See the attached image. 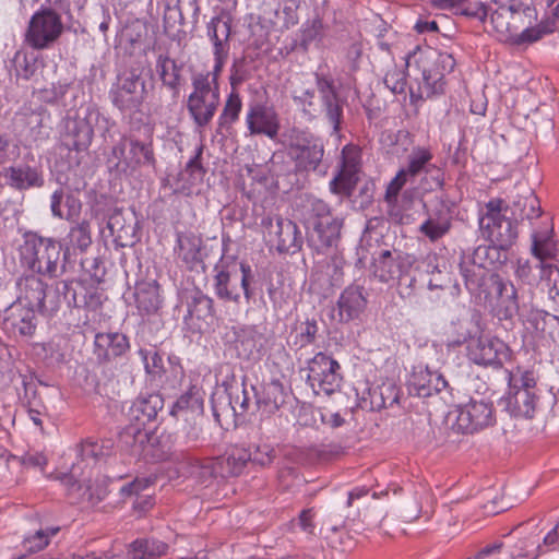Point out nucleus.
I'll list each match as a JSON object with an SVG mask.
<instances>
[{
	"instance_id": "c9c22d12",
	"label": "nucleus",
	"mask_w": 559,
	"mask_h": 559,
	"mask_svg": "<svg viewBox=\"0 0 559 559\" xmlns=\"http://www.w3.org/2000/svg\"><path fill=\"white\" fill-rule=\"evenodd\" d=\"M221 98L209 97H188L187 110L197 129H205L213 120Z\"/></svg>"
},
{
	"instance_id": "de8ad7c7",
	"label": "nucleus",
	"mask_w": 559,
	"mask_h": 559,
	"mask_svg": "<svg viewBox=\"0 0 559 559\" xmlns=\"http://www.w3.org/2000/svg\"><path fill=\"white\" fill-rule=\"evenodd\" d=\"M204 411V393L197 385L190 388L182 393L177 401L173 404L170 409L171 416H177L182 412H190L192 414L202 415Z\"/></svg>"
},
{
	"instance_id": "72a5a7b5",
	"label": "nucleus",
	"mask_w": 559,
	"mask_h": 559,
	"mask_svg": "<svg viewBox=\"0 0 559 559\" xmlns=\"http://www.w3.org/2000/svg\"><path fill=\"white\" fill-rule=\"evenodd\" d=\"M233 16L229 12H222L212 17L207 24V36L214 46L213 53H229Z\"/></svg>"
},
{
	"instance_id": "cd10ccee",
	"label": "nucleus",
	"mask_w": 559,
	"mask_h": 559,
	"mask_svg": "<svg viewBox=\"0 0 559 559\" xmlns=\"http://www.w3.org/2000/svg\"><path fill=\"white\" fill-rule=\"evenodd\" d=\"M204 144H200L194 155L187 162L185 168L180 170L175 178L176 194L190 195L192 189L203 182L207 169L203 165Z\"/></svg>"
},
{
	"instance_id": "79ce46f5",
	"label": "nucleus",
	"mask_w": 559,
	"mask_h": 559,
	"mask_svg": "<svg viewBox=\"0 0 559 559\" xmlns=\"http://www.w3.org/2000/svg\"><path fill=\"white\" fill-rule=\"evenodd\" d=\"M242 109V100L238 92H230L224 103L222 112L217 119L216 134L227 136L231 135L234 124L239 120Z\"/></svg>"
},
{
	"instance_id": "09e8293b",
	"label": "nucleus",
	"mask_w": 559,
	"mask_h": 559,
	"mask_svg": "<svg viewBox=\"0 0 559 559\" xmlns=\"http://www.w3.org/2000/svg\"><path fill=\"white\" fill-rule=\"evenodd\" d=\"M246 380L247 377L245 376L239 385L230 384L226 386V392L229 399V406L236 416H243L251 408H255L254 403H251L253 397L251 388L248 389L246 386Z\"/></svg>"
},
{
	"instance_id": "5701e85b",
	"label": "nucleus",
	"mask_w": 559,
	"mask_h": 559,
	"mask_svg": "<svg viewBox=\"0 0 559 559\" xmlns=\"http://www.w3.org/2000/svg\"><path fill=\"white\" fill-rule=\"evenodd\" d=\"M3 177L5 183L16 191L41 189L45 186L43 166L34 159L4 168Z\"/></svg>"
},
{
	"instance_id": "e2e57ef3",
	"label": "nucleus",
	"mask_w": 559,
	"mask_h": 559,
	"mask_svg": "<svg viewBox=\"0 0 559 559\" xmlns=\"http://www.w3.org/2000/svg\"><path fill=\"white\" fill-rule=\"evenodd\" d=\"M16 80L23 79L28 81L34 76L37 70V61L34 57H28L26 53L17 51L12 60Z\"/></svg>"
},
{
	"instance_id": "f8f14e48",
	"label": "nucleus",
	"mask_w": 559,
	"mask_h": 559,
	"mask_svg": "<svg viewBox=\"0 0 559 559\" xmlns=\"http://www.w3.org/2000/svg\"><path fill=\"white\" fill-rule=\"evenodd\" d=\"M307 382L316 393L331 395L341 390L343 377L337 360L320 352L308 361Z\"/></svg>"
},
{
	"instance_id": "864d4df0",
	"label": "nucleus",
	"mask_w": 559,
	"mask_h": 559,
	"mask_svg": "<svg viewBox=\"0 0 559 559\" xmlns=\"http://www.w3.org/2000/svg\"><path fill=\"white\" fill-rule=\"evenodd\" d=\"M346 99L340 94L333 97H324L322 100V107L325 112L328 121L332 124L333 132L338 133L342 130L344 120V105Z\"/></svg>"
},
{
	"instance_id": "c03bdc74",
	"label": "nucleus",
	"mask_w": 559,
	"mask_h": 559,
	"mask_svg": "<svg viewBox=\"0 0 559 559\" xmlns=\"http://www.w3.org/2000/svg\"><path fill=\"white\" fill-rule=\"evenodd\" d=\"M510 249H501L499 243L480 245L474 249L469 259L474 264L488 270L489 266L493 269L501 267L508 262V251Z\"/></svg>"
},
{
	"instance_id": "774afa93",
	"label": "nucleus",
	"mask_w": 559,
	"mask_h": 559,
	"mask_svg": "<svg viewBox=\"0 0 559 559\" xmlns=\"http://www.w3.org/2000/svg\"><path fill=\"white\" fill-rule=\"evenodd\" d=\"M376 185L372 180H366L358 188V193H353L350 199H347L355 209L366 210L373 202Z\"/></svg>"
},
{
	"instance_id": "423d86ee",
	"label": "nucleus",
	"mask_w": 559,
	"mask_h": 559,
	"mask_svg": "<svg viewBox=\"0 0 559 559\" xmlns=\"http://www.w3.org/2000/svg\"><path fill=\"white\" fill-rule=\"evenodd\" d=\"M50 7L41 5L29 19L24 41L36 50L50 48L62 35L64 25L61 13L70 12V2L49 0Z\"/></svg>"
},
{
	"instance_id": "603ef678",
	"label": "nucleus",
	"mask_w": 559,
	"mask_h": 559,
	"mask_svg": "<svg viewBox=\"0 0 559 559\" xmlns=\"http://www.w3.org/2000/svg\"><path fill=\"white\" fill-rule=\"evenodd\" d=\"M433 372L428 368L414 371L407 382L408 393L418 397L432 395Z\"/></svg>"
},
{
	"instance_id": "b1692460",
	"label": "nucleus",
	"mask_w": 559,
	"mask_h": 559,
	"mask_svg": "<svg viewBox=\"0 0 559 559\" xmlns=\"http://www.w3.org/2000/svg\"><path fill=\"white\" fill-rule=\"evenodd\" d=\"M175 254L189 271L201 267L205 270L204 241L201 235L193 231H177Z\"/></svg>"
},
{
	"instance_id": "f704fd0d",
	"label": "nucleus",
	"mask_w": 559,
	"mask_h": 559,
	"mask_svg": "<svg viewBox=\"0 0 559 559\" xmlns=\"http://www.w3.org/2000/svg\"><path fill=\"white\" fill-rule=\"evenodd\" d=\"M324 38L323 20L317 14L312 20H307L300 27L298 37L293 40L290 51L298 50L307 53L310 46L314 44L319 46Z\"/></svg>"
},
{
	"instance_id": "473e14b6",
	"label": "nucleus",
	"mask_w": 559,
	"mask_h": 559,
	"mask_svg": "<svg viewBox=\"0 0 559 559\" xmlns=\"http://www.w3.org/2000/svg\"><path fill=\"white\" fill-rule=\"evenodd\" d=\"M133 296L141 316L156 314L162 307L159 284L156 281L136 282Z\"/></svg>"
},
{
	"instance_id": "58836bf2",
	"label": "nucleus",
	"mask_w": 559,
	"mask_h": 559,
	"mask_svg": "<svg viewBox=\"0 0 559 559\" xmlns=\"http://www.w3.org/2000/svg\"><path fill=\"white\" fill-rule=\"evenodd\" d=\"M92 245V234L90 222L83 219L76 222L70 227L67 235V245L63 248V263H61V271L67 272V265L70 259V250L79 249L81 252H85Z\"/></svg>"
},
{
	"instance_id": "5fc2aeb1",
	"label": "nucleus",
	"mask_w": 559,
	"mask_h": 559,
	"mask_svg": "<svg viewBox=\"0 0 559 559\" xmlns=\"http://www.w3.org/2000/svg\"><path fill=\"white\" fill-rule=\"evenodd\" d=\"M67 487L68 496L72 502H88L93 499V485L91 481L81 483L72 474H63L61 478Z\"/></svg>"
},
{
	"instance_id": "f03ea898",
	"label": "nucleus",
	"mask_w": 559,
	"mask_h": 559,
	"mask_svg": "<svg viewBox=\"0 0 559 559\" xmlns=\"http://www.w3.org/2000/svg\"><path fill=\"white\" fill-rule=\"evenodd\" d=\"M148 75L152 76V70L144 58L126 59L108 92L111 105L121 114L141 112L148 94Z\"/></svg>"
},
{
	"instance_id": "4c0bfd02",
	"label": "nucleus",
	"mask_w": 559,
	"mask_h": 559,
	"mask_svg": "<svg viewBox=\"0 0 559 559\" xmlns=\"http://www.w3.org/2000/svg\"><path fill=\"white\" fill-rule=\"evenodd\" d=\"M460 273L464 278L466 289L478 297L488 288L489 278L493 272L486 270L483 266L474 264L472 259L468 261L462 260L460 263Z\"/></svg>"
},
{
	"instance_id": "13d9d810",
	"label": "nucleus",
	"mask_w": 559,
	"mask_h": 559,
	"mask_svg": "<svg viewBox=\"0 0 559 559\" xmlns=\"http://www.w3.org/2000/svg\"><path fill=\"white\" fill-rule=\"evenodd\" d=\"M66 292L67 290L62 287L61 281L56 282L51 289L47 288V297L44 298L39 314L47 318L55 317L61 310L59 296L64 297V295H67Z\"/></svg>"
},
{
	"instance_id": "393cba45",
	"label": "nucleus",
	"mask_w": 559,
	"mask_h": 559,
	"mask_svg": "<svg viewBox=\"0 0 559 559\" xmlns=\"http://www.w3.org/2000/svg\"><path fill=\"white\" fill-rule=\"evenodd\" d=\"M185 320L190 321L200 332L212 329L217 321L213 298L195 289L187 299Z\"/></svg>"
},
{
	"instance_id": "f3484780",
	"label": "nucleus",
	"mask_w": 559,
	"mask_h": 559,
	"mask_svg": "<svg viewBox=\"0 0 559 559\" xmlns=\"http://www.w3.org/2000/svg\"><path fill=\"white\" fill-rule=\"evenodd\" d=\"M467 356L476 365L501 368L510 356V348L498 337L480 334L467 345Z\"/></svg>"
},
{
	"instance_id": "f257e3e1",
	"label": "nucleus",
	"mask_w": 559,
	"mask_h": 559,
	"mask_svg": "<svg viewBox=\"0 0 559 559\" xmlns=\"http://www.w3.org/2000/svg\"><path fill=\"white\" fill-rule=\"evenodd\" d=\"M414 60L420 71L417 78V88L409 87V99L412 105H417L433 96L445 93V73H451L456 64L455 59L448 52L439 51L431 47L420 48L417 46L406 57V68Z\"/></svg>"
},
{
	"instance_id": "338daca9",
	"label": "nucleus",
	"mask_w": 559,
	"mask_h": 559,
	"mask_svg": "<svg viewBox=\"0 0 559 559\" xmlns=\"http://www.w3.org/2000/svg\"><path fill=\"white\" fill-rule=\"evenodd\" d=\"M474 328L475 331L471 329V319L460 321L456 324L454 337L448 341V346L455 348L463 344L469 345V343H473L478 332V326L474 325Z\"/></svg>"
},
{
	"instance_id": "c85d7f7f",
	"label": "nucleus",
	"mask_w": 559,
	"mask_h": 559,
	"mask_svg": "<svg viewBox=\"0 0 559 559\" xmlns=\"http://www.w3.org/2000/svg\"><path fill=\"white\" fill-rule=\"evenodd\" d=\"M365 287L358 284L347 286L337 300L338 322L348 323L360 317L367 307Z\"/></svg>"
},
{
	"instance_id": "680f3d73",
	"label": "nucleus",
	"mask_w": 559,
	"mask_h": 559,
	"mask_svg": "<svg viewBox=\"0 0 559 559\" xmlns=\"http://www.w3.org/2000/svg\"><path fill=\"white\" fill-rule=\"evenodd\" d=\"M179 8L185 26L188 27V34L193 33L199 23L200 7L198 0H175Z\"/></svg>"
},
{
	"instance_id": "0e129e2a",
	"label": "nucleus",
	"mask_w": 559,
	"mask_h": 559,
	"mask_svg": "<svg viewBox=\"0 0 559 559\" xmlns=\"http://www.w3.org/2000/svg\"><path fill=\"white\" fill-rule=\"evenodd\" d=\"M114 209L118 207L115 206V200L111 195L106 193H95L94 200L91 203V214L93 217L96 219L108 221Z\"/></svg>"
},
{
	"instance_id": "3c124183",
	"label": "nucleus",
	"mask_w": 559,
	"mask_h": 559,
	"mask_svg": "<svg viewBox=\"0 0 559 559\" xmlns=\"http://www.w3.org/2000/svg\"><path fill=\"white\" fill-rule=\"evenodd\" d=\"M526 305H519L518 289L513 287L511 292L504 294V297L496 301L493 306L495 316L500 320H512L515 316L521 318V313L525 311Z\"/></svg>"
},
{
	"instance_id": "7c9ffc66",
	"label": "nucleus",
	"mask_w": 559,
	"mask_h": 559,
	"mask_svg": "<svg viewBox=\"0 0 559 559\" xmlns=\"http://www.w3.org/2000/svg\"><path fill=\"white\" fill-rule=\"evenodd\" d=\"M251 391L254 399V407L263 409L267 415L275 414L286 403L287 392L280 379H273L270 382L263 383L261 390H257L255 386L251 385Z\"/></svg>"
},
{
	"instance_id": "4468645a",
	"label": "nucleus",
	"mask_w": 559,
	"mask_h": 559,
	"mask_svg": "<svg viewBox=\"0 0 559 559\" xmlns=\"http://www.w3.org/2000/svg\"><path fill=\"white\" fill-rule=\"evenodd\" d=\"M414 258L397 249L381 250L377 258H373V274L381 282L388 283L390 280H399L400 294H404L405 274L411 269Z\"/></svg>"
},
{
	"instance_id": "69168bd1",
	"label": "nucleus",
	"mask_w": 559,
	"mask_h": 559,
	"mask_svg": "<svg viewBox=\"0 0 559 559\" xmlns=\"http://www.w3.org/2000/svg\"><path fill=\"white\" fill-rule=\"evenodd\" d=\"M114 443L111 440L103 441L102 443H98L97 441H90L86 440L83 443H81L80 447V455L82 459H94L99 460L100 457H104L106 455H109L112 450Z\"/></svg>"
},
{
	"instance_id": "7ed1b4c3",
	"label": "nucleus",
	"mask_w": 559,
	"mask_h": 559,
	"mask_svg": "<svg viewBox=\"0 0 559 559\" xmlns=\"http://www.w3.org/2000/svg\"><path fill=\"white\" fill-rule=\"evenodd\" d=\"M213 287L216 297L225 302L239 305L241 290L246 302L255 296L253 271L248 263H238L235 258L224 255L214 266Z\"/></svg>"
},
{
	"instance_id": "1a4fd4ad",
	"label": "nucleus",
	"mask_w": 559,
	"mask_h": 559,
	"mask_svg": "<svg viewBox=\"0 0 559 559\" xmlns=\"http://www.w3.org/2000/svg\"><path fill=\"white\" fill-rule=\"evenodd\" d=\"M288 148L289 156L295 163L296 174L310 171L325 174V170L320 169L324 156V144L319 136L294 129L289 136Z\"/></svg>"
},
{
	"instance_id": "9d476101",
	"label": "nucleus",
	"mask_w": 559,
	"mask_h": 559,
	"mask_svg": "<svg viewBox=\"0 0 559 559\" xmlns=\"http://www.w3.org/2000/svg\"><path fill=\"white\" fill-rule=\"evenodd\" d=\"M68 112L63 121L61 144L70 151L84 152L93 140V124L98 120L99 112L91 106L80 107L73 116Z\"/></svg>"
},
{
	"instance_id": "ea45409f",
	"label": "nucleus",
	"mask_w": 559,
	"mask_h": 559,
	"mask_svg": "<svg viewBox=\"0 0 559 559\" xmlns=\"http://www.w3.org/2000/svg\"><path fill=\"white\" fill-rule=\"evenodd\" d=\"M552 229L545 231H534L531 235V253L542 262V267L551 269V264H545L547 260H556L559 254L557 242L552 239Z\"/></svg>"
},
{
	"instance_id": "6ab92c4d",
	"label": "nucleus",
	"mask_w": 559,
	"mask_h": 559,
	"mask_svg": "<svg viewBox=\"0 0 559 559\" xmlns=\"http://www.w3.org/2000/svg\"><path fill=\"white\" fill-rule=\"evenodd\" d=\"M36 313L13 301L0 313V326L9 336L33 337L38 323Z\"/></svg>"
},
{
	"instance_id": "6e6552de",
	"label": "nucleus",
	"mask_w": 559,
	"mask_h": 559,
	"mask_svg": "<svg viewBox=\"0 0 559 559\" xmlns=\"http://www.w3.org/2000/svg\"><path fill=\"white\" fill-rule=\"evenodd\" d=\"M534 371L510 373L509 390L498 400V407L512 417L533 418L538 403Z\"/></svg>"
},
{
	"instance_id": "8fccbe9b",
	"label": "nucleus",
	"mask_w": 559,
	"mask_h": 559,
	"mask_svg": "<svg viewBox=\"0 0 559 559\" xmlns=\"http://www.w3.org/2000/svg\"><path fill=\"white\" fill-rule=\"evenodd\" d=\"M360 182L359 174L337 168L329 183L330 191L344 199H350Z\"/></svg>"
},
{
	"instance_id": "49530a36",
	"label": "nucleus",
	"mask_w": 559,
	"mask_h": 559,
	"mask_svg": "<svg viewBox=\"0 0 559 559\" xmlns=\"http://www.w3.org/2000/svg\"><path fill=\"white\" fill-rule=\"evenodd\" d=\"M179 8L176 7V1L165 0L164 33L169 39L181 41L187 37L188 27L185 26Z\"/></svg>"
},
{
	"instance_id": "a211bd4d",
	"label": "nucleus",
	"mask_w": 559,
	"mask_h": 559,
	"mask_svg": "<svg viewBox=\"0 0 559 559\" xmlns=\"http://www.w3.org/2000/svg\"><path fill=\"white\" fill-rule=\"evenodd\" d=\"M427 218L419 226V231L430 241H437L449 233L452 226V211L445 193L436 195L433 206L423 203Z\"/></svg>"
},
{
	"instance_id": "052dcab7",
	"label": "nucleus",
	"mask_w": 559,
	"mask_h": 559,
	"mask_svg": "<svg viewBox=\"0 0 559 559\" xmlns=\"http://www.w3.org/2000/svg\"><path fill=\"white\" fill-rule=\"evenodd\" d=\"M338 168L353 170L360 174L361 171V148L353 143L346 144L341 152V160Z\"/></svg>"
},
{
	"instance_id": "6e6d98bb",
	"label": "nucleus",
	"mask_w": 559,
	"mask_h": 559,
	"mask_svg": "<svg viewBox=\"0 0 559 559\" xmlns=\"http://www.w3.org/2000/svg\"><path fill=\"white\" fill-rule=\"evenodd\" d=\"M432 159L431 152L426 147H414L412 153L408 155V165L403 168L411 177H416L421 171L427 173L430 168V160Z\"/></svg>"
},
{
	"instance_id": "bf43d9fd",
	"label": "nucleus",
	"mask_w": 559,
	"mask_h": 559,
	"mask_svg": "<svg viewBox=\"0 0 559 559\" xmlns=\"http://www.w3.org/2000/svg\"><path fill=\"white\" fill-rule=\"evenodd\" d=\"M487 287L481 296L486 302L492 304L493 300H501L514 285L511 282H506L498 273H492Z\"/></svg>"
},
{
	"instance_id": "e433bc0d",
	"label": "nucleus",
	"mask_w": 559,
	"mask_h": 559,
	"mask_svg": "<svg viewBox=\"0 0 559 559\" xmlns=\"http://www.w3.org/2000/svg\"><path fill=\"white\" fill-rule=\"evenodd\" d=\"M218 464L216 460L200 461L188 453V457L177 467L182 476L192 477L200 484H205L212 478L218 477Z\"/></svg>"
},
{
	"instance_id": "4be33fe9",
	"label": "nucleus",
	"mask_w": 559,
	"mask_h": 559,
	"mask_svg": "<svg viewBox=\"0 0 559 559\" xmlns=\"http://www.w3.org/2000/svg\"><path fill=\"white\" fill-rule=\"evenodd\" d=\"M246 123L251 135H265L271 140L276 139L281 128L275 109L257 100L248 105Z\"/></svg>"
},
{
	"instance_id": "9b49d317",
	"label": "nucleus",
	"mask_w": 559,
	"mask_h": 559,
	"mask_svg": "<svg viewBox=\"0 0 559 559\" xmlns=\"http://www.w3.org/2000/svg\"><path fill=\"white\" fill-rule=\"evenodd\" d=\"M452 417V429L461 433H474L496 423L492 403L473 397L467 404L459 405L456 409L450 412L447 420L450 421Z\"/></svg>"
},
{
	"instance_id": "2eb2a0df",
	"label": "nucleus",
	"mask_w": 559,
	"mask_h": 559,
	"mask_svg": "<svg viewBox=\"0 0 559 559\" xmlns=\"http://www.w3.org/2000/svg\"><path fill=\"white\" fill-rule=\"evenodd\" d=\"M116 248L133 247L141 241L140 221L134 209H114L107 221Z\"/></svg>"
},
{
	"instance_id": "c756f323",
	"label": "nucleus",
	"mask_w": 559,
	"mask_h": 559,
	"mask_svg": "<svg viewBox=\"0 0 559 559\" xmlns=\"http://www.w3.org/2000/svg\"><path fill=\"white\" fill-rule=\"evenodd\" d=\"M36 273L24 275L19 278L16 286L19 296L14 302L39 313L44 298L47 297L48 284Z\"/></svg>"
},
{
	"instance_id": "39448f33",
	"label": "nucleus",
	"mask_w": 559,
	"mask_h": 559,
	"mask_svg": "<svg viewBox=\"0 0 559 559\" xmlns=\"http://www.w3.org/2000/svg\"><path fill=\"white\" fill-rule=\"evenodd\" d=\"M61 253L63 254V247L57 239L40 236L33 230L23 234L21 262L33 273L49 278L61 276L64 273L61 264L59 265Z\"/></svg>"
},
{
	"instance_id": "dca6fc26",
	"label": "nucleus",
	"mask_w": 559,
	"mask_h": 559,
	"mask_svg": "<svg viewBox=\"0 0 559 559\" xmlns=\"http://www.w3.org/2000/svg\"><path fill=\"white\" fill-rule=\"evenodd\" d=\"M307 246L318 254H328L341 239L343 218L321 222H304Z\"/></svg>"
},
{
	"instance_id": "20e7f679",
	"label": "nucleus",
	"mask_w": 559,
	"mask_h": 559,
	"mask_svg": "<svg viewBox=\"0 0 559 559\" xmlns=\"http://www.w3.org/2000/svg\"><path fill=\"white\" fill-rule=\"evenodd\" d=\"M156 166L152 141L144 142L134 135H122L106 158V167L116 179L132 177L141 168L155 170Z\"/></svg>"
},
{
	"instance_id": "bb28decb",
	"label": "nucleus",
	"mask_w": 559,
	"mask_h": 559,
	"mask_svg": "<svg viewBox=\"0 0 559 559\" xmlns=\"http://www.w3.org/2000/svg\"><path fill=\"white\" fill-rule=\"evenodd\" d=\"M182 68L183 64L177 63L168 53H159L157 56L155 69L162 83L159 91L162 92L163 88L170 91V102L166 104L167 108L177 105L183 81Z\"/></svg>"
},
{
	"instance_id": "a18cd8bd",
	"label": "nucleus",
	"mask_w": 559,
	"mask_h": 559,
	"mask_svg": "<svg viewBox=\"0 0 559 559\" xmlns=\"http://www.w3.org/2000/svg\"><path fill=\"white\" fill-rule=\"evenodd\" d=\"M251 452L243 448L233 449L226 456L217 457L219 477L228 478L239 476L249 461Z\"/></svg>"
},
{
	"instance_id": "a19ab883",
	"label": "nucleus",
	"mask_w": 559,
	"mask_h": 559,
	"mask_svg": "<svg viewBox=\"0 0 559 559\" xmlns=\"http://www.w3.org/2000/svg\"><path fill=\"white\" fill-rule=\"evenodd\" d=\"M510 213H514L518 222L538 218L542 215L540 201L532 189H525L523 193L509 203Z\"/></svg>"
},
{
	"instance_id": "37998d69",
	"label": "nucleus",
	"mask_w": 559,
	"mask_h": 559,
	"mask_svg": "<svg viewBox=\"0 0 559 559\" xmlns=\"http://www.w3.org/2000/svg\"><path fill=\"white\" fill-rule=\"evenodd\" d=\"M147 435L148 430L135 421L118 433V447L126 452L139 455L145 451Z\"/></svg>"
},
{
	"instance_id": "4d7b16f0",
	"label": "nucleus",
	"mask_w": 559,
	"mask_h": 559,
	"mask_svg": "<svg viewBox=\"0 0 559 559\" xmlns=\"http://www.w3.org/2000/svg\"><path fill=\"white\" fill-rule=\"evenodd\" d=\"M193 91L188 97H211L221 98L219 84H214L210 75L198 73L192 78Z\"/></svg>"
},
{
	"instance_id": "ddd939ff",
	"label": "nucleus",
	"mask_w": 559,
	"mask_h": 559,
	"mask_svg": "<svg viewBox=\"0 0 559 559\" xmlns=\"http://www.w3.org/2000/svg\"><path fill=\"white\" fill-rule=\"evenodd\" d=\"M261 226L267 233L270 241L275 243L278 253L295 254L304 245V236L295 222L280 215H265Z\"/></svg>"
},
{
	"instance_id": "aec40b11",
	"label": "nucleus",
	"mask_w": 559,
	"mask_h": 559,
	"mask_svg": "<svg viewBox=\"0 0 559 559\" xmlns=\"http://www.w3.org/2000/svg\"><path fill=\"white\" fill-rule=\"evenodd\" d=\"M144 453L157 462H173L177 466L188 457L185 448L177 443L175 435L157 429L148 430Z\"/></svg>"
},
{
	"instance_id": "2f4dec72",
	"label": "nucleus",
	"mask_w": 559,
	"mask_h": 559,
	"mask_svg": "<svg viewBox=\"0 0 559 559\" xmlns=\"http://www.w3.org/2000/svg\"><path fill=\"white\" fill-rule=\"evenodd\" d=\"M163 408L164 397L160 393H141L130 408V416L145 427L157 419V415Z\"/></svg>"
},
{
	"instance_id": "412c9836",
	"label": "nucleus",
	"mask_w": 559,
	"mask_h": 559,
	"mask_svg": "<svg viewBox=\"0 0 559 559\" xmlns=\"http://www.w3.org/2000/svg\"><path fill=\"white\" fill-rule=\"evenodd\" d=\"M233 338L229 343L236 352V356L245 361H259L264 353V336L255 325H242L233 328Z\"/></svg>"
},
{
	"instance_id": "a878e982",
	"label": "nucleus",
	"mask_w": 559,
	"mask_h": 559,
	"mask_svg": "<svg viewBox=\"0 0 559 559\" xmlns=\"http://www.w3.org/2000/svg\"><path fill=\"white\" fill-rule=\"evenodd\" d=\"M129 337L120 332H98L94 338V355L99 365H108L130 350Z\"/></svg>"
},
{
	"instance_id": "0eeeda50",
	"label": "nucleus",
	"mask_w": 559,
	"mask_h": 559,
	"mask_svg": "<svg viewBox=\"0 0 559 559\" xmlns=\"http://www.w3.org/2000/svg\"><path fill=\"white\" fill-rule=\"evenodd\" d=\"M519 224L510 213L508 201L492 198L479 212V228L489 242L499 243L501 249H511L519 237Z\"/></svg>"
}]
</instances>
